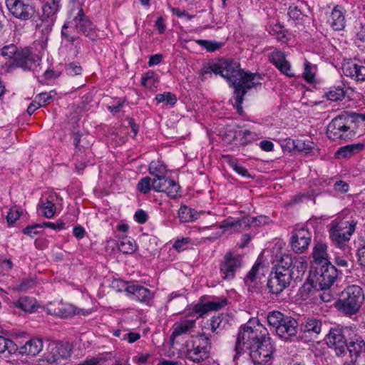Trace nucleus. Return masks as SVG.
I'll use <instances>...</instances> for the list:
<instances>
[{"mask_svg": "<svg viewBox=\"0 0 365 365\" xmlns=\"http://www.w3.org/2000/svg\"><path fill=\"white\" fill-rule=\"evenodd\" d=\"M240 63L233 60L221 61L216 63L210 65L205 73L213 72L215 74H220L227 79L235 88L233 106L239 114L243 113L242 104L244 101V96L252 88L260 86L262 78L257 73L250 71H245L240 67Z\"/></svg>", "mask_w": 365, "mask_h": 365, "instance_id": "1", "label": "nucleus"}, {"mask_svg": "<svg viewBox=\"0 0 365 365\" xmlns=\"http://www.w3.org/2000/svg\"><path fill=\"white\" fill-rule=\"evenodd\" d=\"M267 340H271L267 328L257 319L250 320L240 327L235 351L240 354L245 349H255Z\"/></svg>", "mask_w": 365, "mask_h": 365, "instance_id": "2", "label": "nucleus"}, {"mask_svg": "<svg viewBox=\"0 0 365 365\" xmlns=\"http://www.w3.org/2000/svg\"><path fill=\"white\" fill-rule=\"evenodd\" d=\"M364 299V293L361 287L349 285L340 293L335 307L344 314L352 316L359 312Z\"/></svg>", "mask_w": 365, "mask_h": 365, "instance_id": "3", "label": "nucleus"}, {"mask_svg": "<svg viewBox=\"0 0 365 365\" xmlns=\"http://www.w3.org/2000/svg\"><path fill=\"white\" fill-rule=\"evenodd\" d=\"M212 336L210 334L202 332L192 337L190 341L191 345H187L186 358L195 363L207 359L210 356V339Z\"/></svg>", "mask_w": 365, "mask_h": 365, "instance_id": "4", "label": "nucleus"}, {"mask_svg": "<svg viewBox=\"0 0 365 365\" xmlns=\"http://www.w3.org/2000/svg\"><path fill=\"white\" fill-rule=\"evenodd\" d=\"M352 120L346 113L339 115L329 123L327 133L332 140H346L351 138L355 132L351 128Z\"/></svg>", "mask_w": 365, "mask_h": 365, "instance_id": "5", "label": "nucleus"}, {"mask_svg": "<svg viewBox=\"0 0 365 365\" xmlns=\"http://www.w3.org/2000/svg\"><path fill=\"white\" fill-rule=\"evenodd\" d=\"M314 270L309 272V280L315 283L317 289H329L337 277V269L330 264L312 266Z\"/></svg>", "mask_w": 365, "mask_h": 365, "instance_id": "6", "label": "nucleus"}, {"mask_svg": "<svg viewBox=\"0 0 365 365\" xmlns=\"http://www.w3.org/2000/svg\"><path fill=\"white\" fill-rule=\"evenodd\" d=\"M71 348L68 344L52 341L48 343L43 354L41 361L47 365H54L61 363V360L71 356Z\"/></svg>", "mask_w": 365, "mask_h": 365, "instance_id": "7", "label": "nucleus"}, {"mask_svg": "<svg viewBox=\"0 0 365 365\" xmlns=\"http://www.w3.org/2000/svg\"><path fill=\"white\" fill-rule=\"evenodd\" d=\"M5 2L11 15L21 21L29 20L36 14L31 0H5Z\"/></svg>", "mask_w": 365, "mask_h": 365, "instance_id": "8", "label": "nucleus"}, {"mask_svg": "<svg viewBox=\"0 0 365 365\" xmlns=\"http://www.w3.org/2000/svg\"><path fill=\"white\" fill-rule=\"evenodd\" d=\"M355 227V222H332L329 229V237L338 247H341L344 242L350 240L351 235L354 232Z\"/></svg>", "mask_w": 365, "mask_h": 365, "instance_id": "9", "label": "nucleus"}, {"mask_svg": "<svg viewBox=\"0 0 365 365\" xmlns=\"http://www.w3.org/2000/svg\"><path fill=\"white\" fill-rule=\"evenodd\" d=\"M274 351V346L271 339L249 349V355L255 365H267L272 359Z\"/></svg>", "mask_w": 365, "mask_h": 365, "instance_id": "10", "label": "nucleus"}, {"mask_svg": "<svg viewBox=\"0 0 365 365\" xmlns=\"http://www.w3.org/2000/svg\"><path fill=\"white\" fill-rule=\"evenodd\" d=\"M242 264V258L240 255L232 252L226 253L220 265L222 278L226 280L232 279Z\"/></svg>", "mask_w": 365, "mask_h": 365, "instance_id": "11", "label": "nucleus"}, {"mask_svg": "<svg viewBox=\"0 0 365 365\" xmlns=\"http://www.w3.org/2000/svg\"><path fill=\"white\" fill-rule=\"evenodd\" d=\"M118 286H121L128 295L132 296L133 299H135L142 303L149 304V302L153 298V293L148 288L138 284H128L123 281H116Z\"/></svg>", "mask_w": 365, "mask_h": 365, "instance_id": "12", "label": "nucleus"}, {"mask_svg": "<svg viewBox=\"0 0 365 365\" xmlns=\"http://www.w3.org/2000/svg\"><path fill=\"white\" fill-rule=\"evenodd\" d=\"M312 233L307 229H297L293 231L290 238L292 250L298 254L304 252L310 245Z\"/></svg>", "mask_w": 365, "mask_h": 365, "instance_id": "13", "label": "nucleus"}, {"mask_svg": "<svg viewBox=\"0 0 365 365\" xmlns=\"http://www.w3.org/2000/svg\"><path fill=\"white\" fill-rule=\"evenodd\" d=\"M326 341L329 347L333 349L338 356H343L346 353L347 343L341 329H331Z\"/></svg>", "mask_w": 365, "mask_h": 365, "instance_id": "14", "label": "nucleus"}, {"mask_svg": "<svg viewBox=\"0 0 365 365\" xmlns=\"http://www.w3.org/2000/svg\"><path fill=\"white\" fill-rule=\"evenodd\" d=\"M292 279L287 272L274 271L272 272L267 282V287L269 292L274 294H279L289 284Z\"/></svg>", "mask_w": 365, "mask_h": 365, "instance_id": "15", "label": "nucleus"}, {"mask_svg": "<svg viewBox=\"0 0 365 365\" xmlns=\"http://www.w3.org/2000/svg\"><path fill=\"white\" fill-rule=\"evenodd\" d=\"M292 279L287 272L274 271L272 272L267 282V287L269 292L274 294H279L289 284Z\"/></svg>", "mask_w": 365, "mask_h": 365, "instance_id": "16", "label": "nucleus"}, {"mask_svg": "<svg viewBox=\"0 0 365 365\" xmlns=\"http://www.w3.org/2000/svg\"><path fill=\"white\" fill-rule=\"evenodd\" d=\"M71 25H73L75 28L92 41L97 38L95 26L88 16L84 14L82 9H79L77 15L71 21Z\"/></svg>", "mask_w": 365, "mask_h": 365, "instance_id": "17", "label": "nucleus"}, {"mask_svg": "<svg viewBox=\"0 0 365 365\" xmlns=\"http://www.w3.org/2000/svg\"><path fill=\"white\" fill-rule=\"evenodd\" d=\"M152 187L156 192H164L170 197H176L180 191V185L175 181L163 177L153 178Z\"/></svg>", "mask_w": 365, "mask_h": 365, "instance_id": "18", "label": "nucleus"}, {"mask_svg": "<svg viewBox=\"0 0 365 365\" xmlns=\"http://www.w3.org/2000/svg\"><path fill=\"white\" fill-rule=\"evenodd\" d=\"M40 60L38 55L32 53L30 49L26 48L17 51L13 64L24 70L31 69L33 65Z\"/></svg>", "mask_w": 365, "mask_h": 365, "instance_id": "19", "label": "nucleus"}, {"mask_svg": "<svg viewBox=\"0 0 365 365\" xmlns=\"http://www.w3.org/2000/svg\"><path fill=\"white\" fill-rule=\"evenodd\" d=\"M284 324L277 330V334L282 339L289 340L295 336L298 330V323L294 318L286 316L282 321Z\"/></svg>", "mask_w": 365, "mask_h": 365, "instance_id": "20", "label": "nucleus"}, {"mask_svg": "<svg viewBox=\"0 0 365 365\" xmlns=\"http://www.w3.org/2000/svg\"><path fill=\"white\" fill-rule=\"evenodd\" d=\"M269 61L273 63L282 73L289 77L294 76L291 71V65L286 60L285 55L280 51H274L269 55Z\"/></svg>", "mask_w": 365, "mask_h": 365, "instance_id": "21", "label": "nucleus"}, {"mask_svg": "<svg viewBox=\"0 0 365 365\" xmlns=\"http://www.w3.org/2000/svg\"><path fill=\"white\" fill-rule=\"evenodd\" d=\"M196 324L195 319L184 318L176 322L173 326V332L170 336L171 340L175 338L192 332Z\"/></svg>", "mask_w": 365, "mask_h": 365, "instance_id": "22", "label": "nucleus"}, {"mask_svg": "<svg viewBox=\"0 0 365 365\" xmlns=\"http://www.w3.org/2000/svg\"><path fill=\"white\" fill-rule=\"evenodd\" d=\"M57 195L56 194H50L43 195L41 198V201L38 205V209L42 215L47 217L51 218L56 213V201Z\"/></svg>", "mask_w": 365, "mask_h": 365, "instance_id": "23", "label": "nucleus"}, {"mask_svg": "<svg viewBox=\"0 0 365 365\" xmlns=\"http://www.w3.org/2000/svg\"><path fill=\"white\" fill-rule=\"evenodd\" d=\"M47 311L48 314L61 318H68L76 314H79V312H76V309L73 305L62 303L49 304L47 307Z\"/></svg>", "mask_w": 365, "mask_h": 365, "instance_id": "24", "label": "nucleus"}, {"mask_svg": "<svg viewBox=\"0 0 365 365\" xmlns=\"http://www.w3.org/2000/svg\"><path fill=\"white\" fill-rule=\"evenodd\" d=\"M312 257L314 259L313 266H319L330 264L327 245L323 242H318L313 248Z\"/></svg>", "mask_w": 365, "mask_h": 365, "instance_id": "25", "label": "nucleus"}, {"mask_svg": "<svg viewBox=\"0 0 365 365\" xmlns=\"http://www.w3.org/2000/svg\"><path fill=\"white\" fill-rule=\"evenodd\" d=\"M307 11H309V6L303 1H297L289 6L287 14L291 19L299 22L307 16Z\"/></svg>", "mask_w": 365, "mask_h": 365, "instance_id": "26", "label": "nucleus"}, {"mask_svg": "<svg viewBox=\"0 0 365 365\" xmlns=\"http://www.w3.org/2000/svg\"><path fill=\"white\" fill-rule=\"evenodd\" d=\"M250 226V218L244 217L241 219H235L233 217H228L222 222L220 228L231 229L234 232H240L242 230L245 229Z\"/></svg>", "mask_w": 365, "mask_h": 365, "instance_id": "27", "label": "nucleus"}, {"mask_svg": "<svg viewBox=\"0 0 365 365\" xmlns=\"http://www.w3.org/2000/svg\"><path fill=\"white\" fill-rule=\"evenodd\" d=\"M330 24L335 31H341L346 25L344 9L341 6H336L333 9L330 16Z\"/></svg>", "mask_w": 365, "mask_h": 365, "instance_id": "28", "label": "nucleus"}, {"mask_svg": "<svg viewBox=\"0 0 365 365\" xmlns=\"http://www.w3.org/2000/svg\"><path fill=\"white\" fill-rule=\"evenodd\" d=\"M307 260L306 257H294L290 269V277L292 280L301 279L307 269Z\"/></svg>", "mask_w": 365, "mask_h": 365, "instance_id": "29", "label": "nucleus"}, {"mask_svg": "<svg viewBox=\"0 0 365 365\" xmlns=\"http://www.w3.org/2000/svg\"><path fill=\"white\" fill-rule=\"evenodd\" d=\"M226 304L227 300L225 299H221L220 301H210L204 304H196L194 307V311L200 316H202L210 311H217L222 308L226 305Z\"/></svg>", "mask_w": 365, "mask_h": 365, "instance_id": "30", "label": "nucleus"}, {"mask_svg": "<svg viewBox=\"0 0 365 365\" xmlns=\"http://www.w3.org/2000/svg\"><path fill=\"white\" fill-rule=\"evenodd\" d=\"M322 328V320L315 317L307 318L300 324L301 331L311 334L318 335L321 332Z\"/></svg>", "mask_w": 365, "mask_h": 365, "instance_id": "31", "label": "nucleus"}, {"mask_svg": "<svg viewBox=\"0 0 365 365\" xmlns=\"http://www.w3.org/2000/svg\"><path fill=\"white\" fill-rule=\"evenodd\" d=\"M43 341L38 338H33L26 342L21 347L20 353L22 354H28L31 356L37 355L43 349Z\"/></svg>", "mask_w": 365, "mask_h": 365, "instance_id": "32", "label": "nucleus"}, {"mask_svg": "<svg viewBox=\"0 0 365 365\" xmlns=\"http://www.w3.org/2000/svg\"><path fill=\"white\" fill-rule=\"evenodd\" d=\"M61 0H43L42 4V14L39 18L44 21L45 19L53 16L59 10Z\"/></svg>", "mask_w": 365, "mask_h": 365, "instance_id": "33", "label": "nucleus"}, {"mask_svg": "<svg viewBox=\"0 0 365 365\" xmlns=\"http://www.w3.org/2000/svg\"><path fill=\"white\" fill-rule=\"evenodd\" d=\"M17 350L16 344L11 339L0 335V357L9 358Z\"/></svg>", "mask_w": 365, "mask_h": 365, "instance_id": "34", "label": "nucleus"}, {"mask_svg": "<svg viewBox=\"0 0 365 365\" xmlns=\"http://www.w3.org/2000/svg\"><path fill=\"white\" fill-rule=\"evenodd\" d=\"M364 148L363 143H356L351 145H347L339 148L336 152V156L337 158H347L352 155L358 153L362 150Z\"/></svg>", "mask_w": 365, "mask_h": 365, "instance_id": "35", "label": "nucleus"}, {"mask_svg": "<svg viewBox=\"0 0 365 365\" xmlns=\"http://www.w3.org/2000/svg\"><path fill=\"white\" fill-rule=\"evenodd\" d=\"M13 306L24 312H32L36 307V300L34 298L25 296L13 302Z\"/></svg>", "mask_w": 365, "mask_h": 365, "instance_id": "36", "label": "nucleus"}, {"mask_svg": "<svg viewBox=\"0 0 365 365\" xmlns=\"http://www.w3.org/2000/svg\"><path fill=\"white\" fill-rule=\"evenodd\" d=\"M180 220L182 222H192L197 219L199 213L187 206H181L178 211Z\"/></svg>", "mask_w": 365, "mask_h": 365, "instance_id": "37", "label": "nucleus"}, {"mask_svg": "<svg viewBox=\"0 0 365 365\" xmlns=\"http://www.w3.org/2000/svg\"><path fill=\"white\" fill-rule=\"evenodd\" d=\"M73 144L78 150H81V149H88L92 144V138L88 135L74 133L73 135Z\"/></svg>", "mask_w": 365, "mask_h": 365, "instance_id": "38", "label": "nucleus"}, {"mask_svg": "<svg viewBox=\"0 0 365 365\" xmlns=\"http://www.w3.org/2000/svg\"><path fill=\"white\" fill-rule=\"evenodd\" d=\"M260 264H255L251 270L248 272L246 278L245 279V283L248 287L249 289L252 287H255L258 284L260 279V276L259 274V267Z\"/></svg>", "mask_w": 365, "mask_h": 365, "instance_id": "39", "label": "nucleus"}, {"mask_svg": "<svg viewBox=\"0 0 365 365\" xmlns=\"http://www.w3.org/2000/svg\"><path fill=\"white\" fill-rule=\"evenodd\" d=\"M294 258L292 257L289 255H285L281 257V258L278 260L277 264L274 266V271H280L284 273L287 272L290 274V269L292 267V264H293Z\"/></svg>", "mask_w": 365, "mask_h": 365, "instance_id": "40", "label": "nucleus"}, {"mask_svg": "<svg viewBox=\"0 0 365 365\" xmlns=\"http://www.w3.org/2000/svg\"><path fill=\"white\" fill-rule=\"evenodd\" d=\"M118 249L123 254L130 255L135 252L137 245L133 240L123 238L118 242Z\"/></svg>", "mask_w": 365, "mask_h": 365, "instance_id": "41", "label": "nucleus"}, {"mask_svg": "<svg viewBox=\"0 0 365 365\" xmlns=\"http://www.w3.org/2000/svg\"><path fill=\"white\" fill-rule=\"evenodd\" d=\"M314 289L319 290L312 280H309V277L307 279V282H305L299 289L298 294L303 300L309 299L311 294Z\"/></svg>", "mask_w": 365, "mask_h": 365, "instance_id": "42", "label": "nucleus"}, {"mask_svg": "<svg viewBox=\"0 0 365 365\" xmlns=\"http://www.w3.org/2000/svg\"><path fill=\"white\" fill-rule=\"evenodd\" d=\"M149 173L153 178L163 177L167 173L166 167L160 162L152 161L149 165Z\"/></svg>", "mask_w": 365, "mask_h": 365, "instance_id": "43", "label": "nucleus"}, {"mask_svg": "<svg viewBox=\"0 0 365 365\" xmlns=\"http://www.w3.org/2000/svg\"><path fill=\"white\" fill-rule=\"evenodd\" d=\"M288 144L292 145L293 148L299 152L309 153L312 149L313 143L310 141L306 142L299 139H289Z\"/></svg>", "mask_w": 365, "mask_h": 365, "instance_id": "44", "label": "nucleus"}, {"mask_svg": "<svg viewBox=\"0 0 365 365\" xmlns=\"http://www.w3.org/2000/svg\"><path fill=\"white\" fill-rule=\"evenodd\" d=\"M286 316H284L282 312L279 311H272L267 314V320L269 327L273 329L277 325H279V323L283 321Z\"/></svg>", "mask_w": 365, "mask_h": 365, "instance_id": "45", "label": "nucleus"}, {"mask_svg": "<svg viewBox=\"0 0 365 365\" xmlns=\"http://www.w3.org/2000/svg\"><path fill=\"white\" fill-rule=\"evenodd\" d=\"M227 164L239 175H242V177L246 178H252V176L250 175L248 170L243 167L242 165L239 164L235 160L231 158L230 157H227Z\"/></svg>", "mask_w": 365, "mask_h": 365, "instance_id": "46", "label": "nucleus"}, {"mask_svg": "<svg viewBox=\"0 0 365 365\" xmlns=\"http://www.w3.org/2000/svg\"><path fill=\"white\" fill-rule=\"evenodd\" d=\"M18 48L14 44L4 46L0 48V56L4 59H12L14 61Z\"/></svg>", "mask_w": 365, "mask_h": 365, "instance_id": "47", "label": "nucleus"}, {"mask_svg": "<svg viewBox=\"0 0 365 365\" xmlns=\"http://www.w3.org/2000/svg\"><path fill=\"white\" fill-rule=\"evenodd\" d=\"M73 25H71V21L66 22L63 24L61 29L62 37L67 41L73 43L78 37L72 35L71 29L73 28Z\"/></svg>", "mask_w": 365, "mask_h": 365, "instance_id": "48", "label": "nucleus"}, {"mask_svg": "<svg viewBox=\"0 0 365 365\" xmlns=\"http://www.w3.org/2000/svg\"><path fill=\"white\" fill-rule=\"evenodd\" d=\"M157 83H158V78L152 71H149L145 73L142 78L141 83L143 86L151 88L152 86H154Z\"/></svg>", "mask_w": 365, "mask_h": 365, "instance_id": "49", "label": "nucleus"}, {"mask_svg": "<svg viewBox=\"0 0 365 365\" xmlns=\"http://www.w3.org/2000/svg\"><path fill=\"white\" fill-rule=\"evenodd\" d=\"M345 96L344 89L339 87H334L327 93L328 100L331 101H341Z\"/></svg>", "mask_w": 365, "mask_h": 365, "instance_id": "50", "label": "nucleus"}, {"mask_svg": "<svg viewBox=\"0 0 365 365\" xmlns=\"http://www.w3.org/2000/svg\"><path fill=\"white\" fill-rule=\"evenodd\" d=\"M155 100L158 103H164L168 105H174L177 102V98L175 95L170 92H165L163 93L157 94Z\"/></svg>", "mask_w": 365, "mask_h": 365, "instance_id": "51", "label": "nucleus"}, {"mask_svg": "<svg viewBox=\"0 0 365 365\" xmlns=\"http://www.w3.org/2000/svg\"><path fill=\"white\" fill-rule=\"evenodd\" d=\"M269 33L271 35L274 36L279 41L285 42L287 40L286 31L280 24L274 25L271 28Z\"/></svg>", "mask_w": 365, "mask_h": 365, "instance_id": "52", "label": "nucleus"}, {"mask_svg": "<svg viewBox=\"0 0 365 365\" xmlns=\"http://www.w3.org/2000/svg\"><path fill=\"white\" fill-rule=\"evenodd\" d=\"M196 43L198 45L205 48L206 50L210 52H213L219 49L222 45V43L202 39L196 40Z\"/></svg>", "mask_w": 365, "mask_h": 365, "instance_id": "53", "label": "nucleus"}, {"mask_svg": "<svg viewBox=\"0 0 365 365\" xmlns=\"http://www.w3.org/2000/svg\"><path fill=\"white\" fill-rule=\"evenodd\" d=\"M223 317L221 314L212 317L210 320L209 327L213 334H218L219 331L222 330L221 324L222 322Z\"/></svg>", "mask_w": 365, "mask_h": 365, "instance_id": "54", "label": "nucleus"}, {"mask_svg": "<svg viewBox=\"0 0 365 365\" xmlns=\"http://www.w3.org/2000/svg\"><path fill=\"white\" fill-rule=\"evenodd\" d=\"M152 180L149 177L143 178L137 185L138 190L143 194H148L153 189Z\"/></svg>", "mask_w": 365, "mask_h": 365, "instance_id": "55", "label": "nucleus"}, {"mask_svg": "<svg viewBox=\"0 0 365 365\" xmlns=\"http://www.w3.org/2000/svg\"><path fill=\"white\" fill-rule=\"evenodd\" d=\"M190 241L191 240L189 237H183L182 239H178L175 240L173 245V247L178 252H180L182 251L185 250L188 247Z\"/></svg>", "mask_w": 365, "mask_h": 365, "instance_id": "56", "label": "nucleus"}, {"mask_svg": "<svg viewBox=\"0 0 365 365\" xmlns=\"http://www.w3.org/2000/svg\"><path fill=\"white\" fill-rule=\"evenodd\" d=\"M313 68L309 62L304 63V71L303 73V78L308 83L314 81V72Z\"/></svg>", "mask_w": 365, "mask_h": 365, "instance_id": "57", "label": "nucleus"}, {"mask_svg": "<svg viewBox=\"0 0 365 365\" xmlns=\"http://www.w3.org/2000/svg\"><path fill=\"white\" fill-rule=\"evenodd\" d=\"M66 72L71 76L80 75L82 72V68L78 63H70L66 67Z\"/></svg>", "mask_w": 365, "mask_h": 365, "instance_id": "58", "label": "nucleus"}, {"mask_svg": "<svg viewBox=\"0 0 365 365\" xmlns=\"http://www.w3.org/2000/svg\"><path fill=\"white\" fill-rule=\"evenodd\" d=\"M38 106H44L50 103L53 100V96L49 93H41L36 96Z\"/></svg>", "mask_w": 365, "mask_h": 365, "instance_id": "59", "label": "nucleus"}, {"mask_svg": "<svg viewBox=\"0 0 365 365\" xmlns=\"http://www.w3.org/2000/svg\"><path fill=\"white\" fill-rule=\"evenodd\" d=\"M21 214V211L16 207L10 209L6 216L8 224L9 225L14 224L19 218Z\"/></svg>", "mask_w": 365, "mask_h": 365, "instance_id": "60", "label": "nucleus"}, {"mask_svg": "<svg viewBox=\"0 0 365 365\" xmlns=\"http://www.w3.org/2000/svg\"><path fill=\"white\" fill-rule=\"evenodd\" d=\"M259 138V135L255 132H252L249 130H246L242 132L243 143H250Z\"/></svg>", "mask_w": 365, "mask_h": 365, "instance_id": "61", "label": "nucleus"}, {"mask_svg": "<svg viewBox=\"0 0 365 365\" xmlns=\"http://www.w3.org/2000/svg\"><path fill=\"white\" fill-rule=\"evenodd\" d=\"M35 286V282L31 279H26L22 282L17 287L16 289L20 292H27Z\"/></svg>", "mask_w": 365, "mask_h": 365, "instance_id": "62", "label": "nucleus"}, {"mask_svg": "<svg viewBox=\"0 0 365 365\" xmlns=\"http://www.w3.org/2000/svg\"><path fill=\"white\" fill-rule=\"evenodd\" d=\"M41 225H42V227H49L52 230H63L65 228V223L60 220H57L55 222H43V224H41Z\"/></svg>", "mask_w": 365, "mask_h": 365, "instance_id": "63", "label": "nucleus"}, {"mask_svg": "<svg viewBox=\"0 0 365 365\" xmlns=\"http://www.w3.org/2000/svg\"><path fill=\"white\" fill-rule=\"evenodd\" d=\"M349 187V184L344 180H338L334 184V190L341 193L347 192Z\"/></svg>", "mask_w": 365, "mask_h": 365, "instance_id": "64", "label": "nucleus"}]
</instances>
